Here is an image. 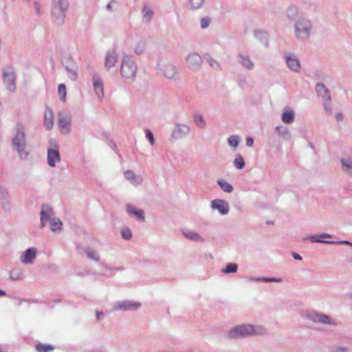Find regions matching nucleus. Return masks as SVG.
<instances>
[{
	"label": "nucleus",
	"mask_w": 352,
	"mask_h": 352,
	"mask_svg": "<svg viewBox=\"0 0 352 352\" xmlns=\"http://www.w3.org/2000/svg\"><path fill=\"white\" fill-rule=\"evenodd\" d=\"M268 333L267 328L260 324H241L231 328L226 333L230 340H237L251 336H265Z\"/></svg>",
	"instance_id": "obj_1"
},
{
	"label": "nucleus",
	"mask_w": 352,
	"mask_h": 352,
	"mask_svg": "<svg viewBox=\"0 0 352 352\" xmlns=\"http://www.w3.org/2000/svg\"><path fill=\"white\" fill-rule=\"evenodd\" d=\"M11 146L17 152L21 160H25L28 158L30 151L28 148L27 135L25 126L21 122H17L14 126Z\"/></svg>",
	"instance_id": "obj_2"
},
{
	"label": "nucleus",
	"mask_w": 352,
	"mask_h": 352,
	"mask_svg": "<svg viewBox=\"0 0 352 352\" xmlns=\"http://www.w3.org/2000/svg\"><path fill=\"white\" fill-rule=\"evenodd\" d=\"M313 30V25L311 20L301 16L298 18L294 24V34L298 41H306L310 38Z\"/></svg>",
	"instance_id": "obj_3"
},
{
	"label": "nucleus",
	"mask_w": 352,
	"mask_h": 352,
	"mask_svg": "<svg viewBox=\"0 0 352 352\" xmlns=\"http://www.w3.org/2000/svg\"><path fill=\"white\" fill-rule=\"evenodd\" d=\"M68 8V0H53L51 14L56 25H61L64 23Z\"/></svg>",
	"instance_id": "obj_4"
},
{
	"label": "nucleus",
	"mask_w": 352,
	"mask_h": 352,
	"mask_svg": "<svg viewBox=\"0 0 352 352\" xmlns=\"http://www.w3.org/2000/svg\"><path fill=\"white\" fill-rule=\"evenodd\" d=\"M61 63L67 71L68 77L72 80H76L78 76V67L69 52H65L61 56Z\"/></svg>",
	"instance_id": "obj_5"
},
{
	"label": "nucleus",
	"mask_w": 352,
	"mask_h": 352,
	"mask_svg": "<svg viewBox=\"0 0 352 352\" xmlns=\"http://www.w3.org/2000/svg\"><path fill=\"white\" fill-rule=\"evenodd\" d=\"M137 72V66L131 56L124 55L122 60L120 74L122 77L134 80Z\"/></svg>",
	"instance_id": "obj_6"
},
{
	"label": "nucleus",
	"mask_w": 352,
	"mask_h": 352,
	"mask_svg": "<svg viewBox=\"0 0 352 352\" xmlns=\"http://www.w3.org/2000/svg\"><path fill=\"white\" fill-rule=\"evenodd\" d=\"M305 317L316 323H321L323 324L336 325L337 323L335 320L332 319L330 316L315 310H308L306 311Z\"/></svg>",
	"instance_id": "obj_7"
},
{
	"label": "nucleus",
	"mask_w": 352,
	"mask_h": 352,
	"mask_svg": "<svg viewBox=\"0 0 352 352\" xmlns=\"http://www.w3.org/2000/svg\"><path fill=\"white\" fill-rule=\"evenodd\" d=\"M157 69L168 79L176 80L179 78V73L177 67L170 63L157 64Z\"/></svg>",
	"instance_id": "obj_8"
},
{
	"label": "nucleus",
	"mask_w": 352,
	"mask_h": 352,
	"mask_svg": "<svg viewBox=\"0 0 352 352\" xmlns=\"http://www.w3.org/2000/svg\"><path fill=\"white\" fill-rule=\"evenodd\" d=\"M190 129L186 124L175 123L172 130L170 141L174 142L175 140L182 139L190 133Z\"/></svg>",
	"instance_id": "obj_9"
},
{
	"label": "nucleus",
	"mask_w": 352,
	"mask_h": 352,
	"mask_svg": "<svg viewBox=\"0 0 352 352\" xmlns=\"http://www.w3.org/2000/svg\"><path fill=\"white\" fill-rule=\"evenodd\" d=\"M141 307V303L133 300L117 301L113 307V311L120 310L122 311H135Z\"/></svg>",
	"instance_id": "obj_10"
},
{
	"label": "nucleus",
	"mask_w": 352,
	"mask_h": 352,
	"mask_svg": "<svg viewBox=\"0 0 352 352\" xmlns=\"http://www.w3.org/2000/svg\"><path fill=\"white\" fill-rule=\"evenodd\" d=\"M3 84L6 87L7 89L10 92H14L16 91V74L12 71L3 72Z\"/></svg>",
	"instance_id": "obj_11"
},
{
	"label": "nucleus",
	"mask_w": 352,
	"mask_h": 352,
	"mask_svg": "<svg viewBox=\"0 0 352 352\" xmlns=\"http://www.w3.org/2000/svg\"><path fill=\"white\" fill-rule=\"evenodd\" d=\"M186 60L188 67L192 71H198L200 69L202 64V58L197 53L193 52L189 54Z\"/></svg>",
	"instance_id": "obj_12"
},
{
	"label": "nucleus",
	"mask_w": 352,
	"mask_h": 352,
	"mask_svg": "<svg viewBox=\"0 0 352 352\" xmlns=\"http://www.w3.org/2000/svg\"><path fill=\"white\" fill-rule=\"evenodd\" d=\"M210 207L212 210H218L221 215H226L230 211V205L228 202L221 199L212 200L210 202Z\"/></svg>",
	"instance_id": "obj_13"
},
{
	"label": "nucleus",
	"mask_w": 352,
	"mask_h": 352,
	"mask_svg": "<svg viewBox=\"0 0 352 352\" xmlns=\"http://www.w3.org/2000/svg\"><path fill=\"white\" fill-rule=\"evenodd\" d=\"M287 67L294 72H300V63L297 56L294 54H286L284 56Z\"/></svg>",
	"instance_id": "obj_14"
},
{
	"label": "nucleus",
	"mask_w": 352,
	"mask_h": 352,
	"mask_svg": "<svg viewBox=\"0 0 352 352\" xmlns=\"http://www.w3.org/2000/svg\"><path fill=\"white\" fill-rule=\"evenodd\" d=\"M54 214V212L52 208L49 205H47V204L42 205L41 210L40 212V216H41L40 227L41 228H44L45 226V221H50Z\"/></svg>",
	"instance_id": "obj_15"
},
{
	"label": "nucleus",
	"mask_w": 352,
	"mask_h": 352,
	"mask_svg": "<svg viewBox=\"0 0 352 352\" xmlns=\"http://www.w3.org/2000/svg\"><path fill=\"white\" fill-rule=\"evenodd\" d=\"M58 126L60 128L62 132L65 130V133L70 131L72 121L69 116H65L63 113L59 112L58 113Z\"/></svg>",
	"instance_id": "obj_16"
},
{
	"label": "nucleus",
	"mask_w": 352,
	"mask_h": 352,
	"mask_svg": "<svg viewBox=\"0 0 352 352\" xmlns=\"http://www.w3.org/2000/svg\"><path fill=\"white\" fill-rule=\"evenodd\" d=\"M54 146L56 147L55 149L52 148L47 149V164L51 167H54L56 163L60 160L59 151L56 144Z\"/></svg>",
	"instance_id": "obj_17"
},
{
	"label": "nucleus",
	"mask_w": 352,
	"mask_h": 352,
	"mask_svg": "<svg viewBox=\"0 0 352 352\" xmlns=\"http://www.w3.org/2000/svg\"><path fill=\"white\" fill-rule=\"evenodd\" d=\"M332 235L327 233H321L320 234L311 235L305 239L309 240L311 243H322L327 244H333L334 241H325V239H331Z\"/></svg>",
	"instance_id": "obj_18"
},
{
	"label": "nucleus",
	"mask_w": 352,
	"mask_h": 352,
	"mask_svg": "<svg viewBox=\"0 0 352 352\" xmlns=\"http://www.w3.org/2000/svg\"><path fill=\"white\" fill-rule=\"evenodd\" d=\"M126 211L128 214L134 216L137 220L141 221H145L144 212L143 210L138 209L131 204H127L126 206Z\"/></svg>",
	"instance_id": "obj_19"
},
{
	"label": "nucleus",
	"mask_w": 352,
	"mask_h": 352,
	"mask_svg": "<svg viewBox=\"0 0 352 352\" xmlns=\"http://www.w3.org/2000/svg\"><path fill=\"white\" fill-rule=\"evenodd\" d=\"M36 250L31 248L27 249L21 256V261L25 264H32L36 258Z\"/></svg>",
	"instance_id": "obj_20"
},
{
	"label": "nucleus",
	"mask_w": 352,
	"mask_h": 352,
	"mask_svg": "<svg viewBox=\"0 0 352 352\" xmlns=\"http://www.w3.org/2000/svg\"><path fill=\"white\" fill-rule=\"evenodd\" d=\"M118 56L115 50L108 51L106 54L104 67L109 69L118 62Z\"/></svg>",
	"instance_id": "obj_21"
},
{
	"label": "nucleus",
	"mask_w": 352,
	"mask_h": 352,
	"mask_svg": "<svg viewBox=\"0 0 352 352\" xmlns=\"http://www.w3.org/2000/svg\"><path fill=\"white\" fill-rule=\"evenodd\" d=\"M299 9L295 5L289 6L285 11V14L289 21H296L299 17Z\"/></svg>",
	"instance_id": "obj_22"
},
{
	"label": "nucleus",
	"mask_w": 352,
	"mask_h": 352,
	"mask_svg": "<svg viewBox=\"0 0 352 352\" xmlns=\"http://www.w3.org/2000/svg\"><path fill=\"white\" fill-rule=\"evenodd\" d=\"M142 21L144 23H150L154 16L153 10L148 6V3H144L142 10Z\"/></svg>",
	"instance_id": "obj_23"
},
{
	"label": "nucleus",
	"mask_w": 352,
	"mask_h": 352,
	"mask_svg": "<svg viewBox=\"0 0 352 352\" xmlns=\"http://www.w3.org/2000/svg\"><path fill=\"white\" fill-rule=\"evenodd\" d=\"M124 175L126 179L135 186L140 185L143 182L142 177L135 175L132 170H129L125 171Z\"/></svg>",
	"instance_id": "obj_24"
},
{
	"label": "nucleus",
	"mask_w": 352,
	"mask_h": 352,
	"mask_svg": "<svg viewBox=\"0 0 352 352\" xmlns=\"http://www.w3.org/2000/svg\"><path fill=\"white\" fill-rule=\"evenodd\" d=\"M316 91L318 96L322 98V100L326 99L327 97H331L329 90L323 83L318 82L316 84Z\"/></svg>",
	"instance_id": "obj_25"
},
{
	"label": "nucleus",
	"mask_w": 352,
	"mask_h": 352,
	"mask_svg": "<svg viewBox=\"0 0 352 352\" xmlns=\"http://www.w3.org/2000/svg\"><path fill=\"white\" fill-rule=\"evenodd\" d=\"M53 111L47 107L44 115V126L47 130H50L53 127Z\"/></svg>",
	"instance_id": "obj_26"
},
{
	"label": "nucleus",
	"mask_w": 352,
	"mask_h": 352,
	"mask_svg": "<svg viewBox=\"0 0 352 352\" xmlns=\"http://www.w3.org/2000/svg\"><path fill=\"white\" fill-rule=\"evenodd\" d=\"M238 58H239V63L245 68L248 69H252L254 66V63L251 60L250 56H244L241 54H239L238 55Z\"/></svg>",
	"instance_id": "obj_27"
},
{
	"label": "nucleus",
	"mask_w": 352,
	"mask_h": 352,
	"mask_svg": "<svg viewBox=\"0 0 352 352\" xmlns=\"http://www.w3.org/2000/svg\"><path fill=\"white\" fill-rule=\"evenodd\" d=\"M341 164L342 170L352 177V159L349 157L342 158Z\"/></svg>",
	"instance_id": "obj_28"
},
{
	"label": "nucleus",
	"mask_w": 352,
	"mask_h": 352,
	"mask_svg": "<svg viewBox=\"0 0 352 352\" xmlns=\"http://www.w3.org/2000/svg\"><path fill=\"white\" fill-rule=\"evenodd\" d=\"M281 120L285 124H291L294 120V111L292 109L285 110L281 115Z\"/></svg>",
	"instance_id": "obj_29"
},
{
	"label": "nucleus",
	"mask_w": 352,
	"mask_h": 352,
	"mask_svg": "<svg viewBox=\"0 0 352 352\" xmlns=\"http://www.w3.org/2000/svg\"><path fill=\"white\" fill-rule=\"evenodd\" d=\"M275 131L286 141L289 140L292 138L291 133L287 128H283L280 126H277L275 128Z\"/></svg>",
	"instance_id": "obj_30"
},
{
	"label": "nucleus",
	"mask_w": 352,
	"mask_h": 352,
	"mask_svg": "<svg viewBox=\"0 0 352 352\" xmlns=\"http://www.w3.org/2000/svg\"><path fill=\"white\" fill-rule=\"evenodd\" d=\"M250 281L254 282H264V283H271V282H277L280 283L282 281L281 278H274V277H252L250 278Z\"/></svg>",
	"instance_id": "obj_31"
},
{
	"label": "nucleus",
	"mask_w": 352,
	"mask_h": 352,
	"mask_svg": "<svg viewBox=\"0 0 352 352\" xmlns=\"http://www.w3.org/2000/svg\"><path fill=\"white\" fill-rule=\"evenodd\" d=\"M50 228L52 232L60 231L62 230L63 223L58 218H52L50 220Z\"/></svg>",
	"instance_id": "obj_32"
},
{
	"label": "nucleus",
	"mask_w": 352,
	"mask_h": 352,
	"mask_svg": "<svg viewBox=\"0 0 352 352\" xmlns=\"http://www.w3.org/2000/svg\"><path fill=\"white\" fill-rule=\"evenodd\" d=\"M94 91L99 98L104 97L103 85L100 80H94Z\"/></svg>",
	"instance_id": "obj_33"
},
{
	"label": "nucleus",
	"mask_w": 352,
	"mask_h": 352,
	"mask_svg": "<svg viewBox=\"0 0 352 352\" xmlns=\"http://www.w3.org/2000/svg\"><path fill=\"white\" fill-rule=\"evenodd\" d=\"M184 236L190 240L195 241H204V239L196 232L194 231H188L183 232Z\"/></svg>",
	"instance_id": "obj_34"
},
{
	"label": "nucleus",
	"mask_w": 352,
	"mask_h": 352,
	"mask_svg": "<svg viewBox=\"0 0 352 352\" xmlns=\"http://www.w3.org/2000/svg\"><path fill=\"white\" fill-rule=\"evenodd\" d=\"M205 0H189L187 4V8L191 10H196L202 7Z\"/></svg>",
	"instance_id": "obj_35"
},
{
	"label": "nucleus",
	"mask_w": 352,
	"mask_h": 352,
	"mask_svg": "<svg viewBox=\"0 0 352 352\" xmlns=\"http://www.w3.org/2000/svg\"><path fill=\"white\" fill-rule=\"evenodd\" d=\"M217 183L220 186L221 188L227 193H230L233 191L234 188L232 184L223 179H218Z\"/></svg>",
	"instance_id": "obj_36"
},
{
	"label": "nucleus",
	"mask_w": 352,
	"mask_h": 352,
	"mask_svg": "<svg viewBox=\"0 0 352 352\" xmlns=\"http://www.w3.org/2000/svg\"><path fill=\"white\" fill-rule=\"evenodd\" d=\"M234 166L239 170L243 169L245 167V162L241 154H236L233 161Z\"/></svg>",
	"instance_id": "obj_37"
},
{
	"label": "nucleus",
	"mask_w": 352,
	"mask_h": 352,
	"mask_svg": "<svg viewBox=\"0 0 352 352\" xmlns=\"http://www.w3.org/2000/svg\"><path fill=\"white\" fill-rule=\"evenodd\" d=\"M238 270V265L234 263H230L221 270V272L223 274L236 273Z\"/></svg>",
	"instance_id": "obj_38"
},
{
	"label": "nucleus",
	"mask_w": 352,
	"mask_h": 352,
	"mask_svg": "<svg viewBox=\"0 0 352 352\" xmlns=\"http://www.w3.org/2000/svg\"><path fill=\"white\" fill-rule=\"evenodd\" d=\"M323 107L327 115L330 116L333 113L331 97H327L326 99L323 100Z\"/></svg>",
	"instance_id": "obj_39"
},
{
	"label": "nucleus",
	"mask_w": 352,
	"mask_h": 352,
	"mask_svg": "<svg viewBox=\"0 0 352 352\" xmlns=\"http://www.w3.org/2000/svg\"><path fill=\"white\" fill-rule=\"evenodd\" d=\"M54 347L50 344H43L39 343L36 345V350L37 352H49L52 351Z\"/></svg>",
	"instance_id": "obj_40"
},
{
	"label": "nucleus",
	"mask_w": 352,
	"mask_h": 352,
	"mask_svg": "<svg viewBox=\"0 0 352 352\" xmlns=\"http://www.w3.org/2000/svg\"><path fill=\"white\" fill-rule=\"evenodd\" d=\"M240 142V137L238 135H232L228 137V142L233 148H236Z\"/></svg>",
	"instance_id": "obj_41"
},
{
	"label": "nucleus",
	"mask_w": 352,
	"mask_h": 352,
	"mask_svg": "<svg viewBox=\"0 0 352 352\" xmlns=\"http://www.w3.org/2000/svg\"><path fill=\"white\" fill-rule=\"evenodd\" d=\"M206 60L209 63L210 66L212 67L214 70H221V67L220 64L210 56H208L207 57H206Z\"/></svg>",
	"instance_id": "obj_42"
},
{
	"label": "nucleus",
	"mask_w": 352,
	"mask_h": 352,
	"mask_svg": "<svg viewBox=\"0 0 352 352\" xmlns=\"http://www.w3.org/2000/svg\"><path fill=\"white\" fill-rule=\"evenodd\" d=\"M1 203L2 205V208L4 211L8 212L10 210V199L9 195L1 198Z\"/></svg>",
	"instance_id": "obj_43"
},
{
	"label": "nucleus",
	"mask_w": 352,
	"mask_h": 352,
	"mask_svg": "<svg viewBox=\"0 0 352 352\" xmlns=\"http://www.w3.org/2000/svg\"><path fill=\"white\" fill-rule=\"evenodd\" d=\"M58 96H59L60 100L62 102H65L67 92H66V87L64 84H60L58 85Z\"/></svg>",
	"instance_id": "obj_44"
},
{
	"label": "nucleus",
	"mask_w": 352,
	"mask_h": 352,
	"mask_svg": "<svg viewBox=\"0 0 352 352\" xmlns=\"http://www.w3.org/2000/svg\"><path fill=\"white\" fill-rule=\"evenodd\" d=\"M194 121L197 126L200 129H204L206 126L205 120H204L203 116L200 114L195 115Z\"/></svg>",
	"instance_id": "obj_45"
},
{
	"label": "nucleus",
	"mask_w": 352,
	"mask_h": 352,
	"mask_svg": "<svg viewBox=\"0 0 352 352\" xmlns=\"http://www.w3.org/2000/svg\"><path fill=\"white\" fill-rule=\"evenodd\" d=\"M85 252L89 258L94 260L95 261H100V256L96 251L87 249Z\"/></svg>",
	"instance_id": "obj_46"
},
{
	"label": "nucleus",
	"mask_w": 352,
	"mask_h": 352,
	"mask_svg": "<svg viewBox=\"0 0 352 352\" xmlns=\"http://www.w3.org/2000/svg\"><path fill=\"white\" fill-rule=\"evenodd\" d=\"M22 273L19 270H12L10 272V278L13 280H19L21 278Z\"/></svg>",
	"instance_id": "obj_47"
},
{
	"label": "nucleus",
	"mask_w": 352,
	"mask_h": 352,
	"mask_svg": "<svg viewBox=\"0 0 352 352\" xmlns=\"http://www.w3.org/2000/svg\"><path fill=\"white\" fill-rule=\"evenodd\" d=\"M211 23V19L209 16H204L201 19L200 25L202 29H206Z\"/></svg>",
	"instance_id": "obj_48"
},
{
	"label": "nucleus",
	"mask_w": 352,
	"mask_h": 352,
	"mask_svg": "<svg viewBox=\"0 0 352 352\" xmlns=\"http://www.w3.org/2000/svg\"><path fill=\"white\" fill-rule=\"evenodd\" d=\"M122 238L125 240H130L132 237V233L128 228H124L121 230Z\"/></svg>",
	"instance_id": "obj_49"
},
{
	"label": "nucleus",
	"mask_w": 352,
	"mask_h": 352,
	"mask_svg": "<svg viewBox=\"0 0 352 352\" xmlns=\"http://www.w3.org/2000/svg\"><path fill=\"white\" fill-rule=\"evenodd\" d=\"M145 135H146V138L148 139L150 144L151 145H153L155 143V139H154V135H153L152 131L150 129H146L145 130Z\"/></svg>",
	"instance_id": "obj_50"
},
{
	"label": "nucleus",
	"mask_w": 352,
	"mask_h": 352,
	"mask_svg": "<svg viewBox=\"0 0 352 352\" xmlns=\"http://www.w3.org/2000/svg\"><path fill=\"white\" fill-rule=\"evenodd\" d=\"M254 34L256 38H262L267 36V32L263 30H255Z\"/></svg>",
	"instance_id": "obj_51"
},
{
	"label": "nucleus",
	"mask_w": 352,
	"mask_h": 352,
	"mask_svg": "<svg viewBox=\"0 0 352 352\" xmlns=\"http://www.w3.org/2000/svg\"><path fill=\"white\" fill-rule=\"evenodd\" d=\"M8 192L1 185H0V199L8 195Z\"/></svg>",
	"instance_id": "obj_52"
},
{
	"label": "nucleus",
	"mask_w": 352,
	"mask_h": 352,
	"mask_svg": "<svg viewBox=\"0 0 352 352\" xmlns=\"http://www.w3.org/2000/svg\"><path fill=\"white\" fill-rule=\"evenodd\" d=\"M144 52V49L140 46H137L134 49V52L138 55L143 54Z\"/></svg>",
	"instance_id": "obj_53"
},
{
	"label": "nucleus",
	"mask_w": 352,
	"mask_h": 352,
	"mask_svg": "<svg viewBox=\"0 0 352 352\" xmlns=\"http://www.w3.org/2000/svg\"><path fill=\"white\" fill-rule=\"evenodd\" d=\"M254 144V140L252 137H247L246 138V146L248 147H251L253 146Z\"/></svg>",
	"instance_id": "obj_54"
},
{
	"label": "nucleus",
	"mask_w": 352,
	"mask_h": 352,
	"mask_svg": "<svg viewBox=\"0 0 352 352\" xmlns=\"http://www.w3.org/2000/svg\"><path fill=\"white\" fill-rule=\"evenodd\" d=\"M335 118L336 121L340 122L343 120V115L341 112H338L336 113Z\"/></svg>",
	"instance_id": "obj_55"
},
{
	"label": "nucleus",
	"mask_w": 352,
	"mask_h": 352,
	"mask_svg": "<svg viewBox=\"0 0 352 352\" xmlns=\"http://www.w3.org/2000/svg\"><path fill=\"white\" fill-rule=\"evenodd\" d=\"M349 349L345 346H338L336 349V352H348Z\"/></svg>",
	"instance_id": "obj_56"
},
{
	"label": "nucleus",
	"mask_w": 352,
	"mask_h": 352,
	"mask_svg": "<svg viewBox=\"0 0 352 352\" xmlns=\"http://www.w3.org/2000/svg\"><path fill=\"white\" fill-rule=\"evenodd\" d=\"M292 256H293V258L295 260H297V261H302V256L299 254H298L296 252H292Z\"/></svg>",
	"instance_id": "obj_57"
},
{
	"label": "nucleus",
	"mask_w": 352,
	"mask_h": 352,
	"mask_svg": "<svg viewBox=\"0 0 352 352\" xmlns=\"http://www.w3.org/2000/svg\"><path fill=\"white\" fill-rule=\"evenodd\" d=\"M96 316L97 320H100V319H102L103 318L104 313L102 311H96Z\"/></svg>",
	"instance_id": "obj_58"
},
{
	"label": "nucleus",
	"mask_w": 352,
	"mask_h": 352,
	"mask_svg": "<svg viewBox=\"0 0 352 352\" xmlns=\"http://www.w3.org/2000/svg\"><path fill=\"white\" fill-rule=\"evenodd\" d=\"M333 244H346V245H352V243H351L350 241H334V243Z\"/></svg>",
	"instance_id": "obj_59"
},
{
	"label": "nucleus",
	"mask_w": 352,
	"mask_h": 352,
	"mask_svg": "<svg viewBox=\"0 0 352 352\" xmlns=\"http://www.w3.org/2000/svg\"><path fill=\"white\" fill-rule=\"evenodd\" d=\"M116 3V1H110V2L107 5V6H106L107 10H109V11H110V12H111V11H112V10H113V9H112V6H111V5H112V3Z\"/></svg>",
	"instance_id": "obj_60"
},
{
	"label": "nucleus",
	"mask_w": 352,
	"mask_h": 352,
	"mask_svg": "<svg viewBox=\"0 0 352 352\" xmlns=\"http://www.w3.org/2000/svg\"><path fill=\"white\" fill-rule=\"evenodd\" d=\"M89 274H91V271H87L85 273H78V275L83 276L85 275Z\"/></svg>",
	"instance_id": "obj_61"
},
{
	"label": "nucleus",
	"mask_w": 352,
	"mask_h": 352,
	"mask_svg": "<svg viewBox=\"0 0 352 352\" xmlns=\"http://www.w3.org/2000/svg\"><path fill=\"white\" fill-rule=\"evenodd\" d=\"M6 294V292L2 289H0V296H5Z\"/></svg>",
	"instance_id": "obj_62"
},
{
	"label": "nucleus",
	"mask_w": 352,
	"mask_h": 352,
	"mask_svg": "<svg viewBox=\"0 0 352 352\" xmlns=\"http://www.w3.org/2000/svg\"><path fill=\"white\" fill-rule=\"evenodd\" d=\"M34 4H35V9L36 10V11L38 12H39L38 4L36 2H35Z\"/></svg>",
	"instance_id": "obj_63"
},
{
	"label": "nucleus",
	"mask_w": 352,
	"mask_h": 352,
	"mask_svg": "<svg viewBox=\"0 0 352 352\" xmlns=\"http://www.w3.org/2000/svg\"><path fill=\"white\" fill-rule=\"evenodd\" d=\"M54 301L55 302H60V298H57V299H55Z\"/></svg>",
	"instance_id": "obj_64"
}]
</instances>
